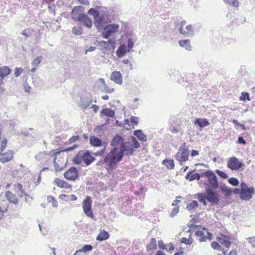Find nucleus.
<instances>
[{
	"mask_svg": "<svg viewBox=\"0 0 255 255\" xmlns=\"http://www.w3.org/2000/svg\"><path fill=\"white\" fill-rule=\"evenodd\" d=\"M133 152V147L128 142L123 143L121 145L120 150H118L116 147L112 148L103 160L104 166L108 173H111L116 169L118 163L122 160L124 154L130 155H132Z\"/></svg>",
	"mask_w": 255,
	"mask_h": 255,
	"instance_id": "nucleus-1",
	"label": "nucleus"
},
{
	"mask_svg": "<svg viewBox=\"0 0 255 255\" xmlns=\"http://www.w3.org/2000/svg\"><path fill=\"white\" fill-rule=\"evenodd\" d=\"M95 158L92 155L89 151L81 150L73 157V162L74 164L80 165L84 162L86 166L91 164Z\"/></svg>",
	"mask_w": 255,
	"mask_h": 255,
	"instance_id": "nucleus-2",
	"label": "nucleus"
},
{
	"mask_svg": "<svg viewBox=\"0 0 255 255\" xmlns=\"http://www.w3.org/2000/svg\"><path fill=\"white\" fill-rule=\"evenodd\" d=\"M189 156V150L186 143L184 142L180 146L178 152L175 155V159L182 164L183 162H185L188 160Z\"/></svg>",
	"mask_w": 255,
	"mask_h": 255,
	"instance_id": "nucleus-3",
	"label": "nucleus"
},
{
	"mask_svg": "<svg viewBox=\"0 0 255 255\" xmlns=\"http://www.w3.org/2000/svg\"><path fill=\"white\" fill-rule=\"evenodd\" d=\"M241 195L240 197L244 200H250L253 197V194L255 192V188L253 186L249 187L246 183L242 182L240 185Z\"/></svg>",
	"mask_w": 255,
	"mask_h": 255,
	"instance_id": "nucleus-4",
	"label": "nucleus"
},
{
	"mask_svg": "<svg viewBox=\"0 0 255 255\" xmlns=\"http://www.w3.org/2000/svg\"><path fill=\"white\" fill-rule=\"evenodd\" d=\"M81 7L79 6L74 7L72 10L73 18L76 21H82L84 25L88 28H91L92 26V22L90 18L85 14H80L77 15L75 13L76 11H78Z\"/></svg>",
	"mask_w": 255,
	"mask_h": 255,
	"instance_id": "nucleus-5",
	"label": "nucleus"
},
{
	"mask_svg": "<svg viewBox=\"0 0 255 255\" xmlns=\"http://www.w3.org/2000/svg\"><path fill=\"white\" fill-rule=\"evenodd\" d=\"M92 201L91 198L87 196L82 202V208L84 213L89 217L93 219L94 214L92 209Z\"/></svg>",
	"mask_w": 255,
	"mask_h": 255,
	"instance_id": "nucleus-6",
	"label": "nucleus"
},
{
	"mask_svg": "<svg viewBox=\"0 0 255 255\" xmlns=\"http://www.w3.org/2000/svg\"><path fill=\"white\" fill-rule=\"evenodd\" d=\"M179 31L181 34L186 36H191L194 33L193 26L191 24L187 25L185 20H182L180 22Z\"/></svg>",
	"mask_w": 255,
	"mask_h": 255,
	"instance_id": "nucleus-7",
	"label": "nucleus"
},
{
	"mask_svg": "<svg viewBox=\"0 0 255 255\" xmlns=\"http://www.w3.org/2000/svg\"><path fill=\"white\" fill-rule=\"evenodd\" d=\"M53 183L57 187L64 189L65 192L69 193L72 191V186L67 181L59 178H55Z\"/></svg>",
	"mask_w": 255,
	"mask_h": 255,
	"instance_id": "nucleus-8",
	"label": "nucleus"
},
{
	"mask_svg": "<svg viewBox=\"0 0 255 255\" xmlns=\"http://www.w3.org/2000/svg\"><path fill=\"white\" fill-rule=\"evenodd\" d=\"M244 166V164L240 162L239 159L236 157H232L229 158L227 163V167L232 170H239Z\"/></svg>",
	"mask_w": 255,
	"mask_h": 255,
	"instance_id": "nucleus-9",
	"label": "nucleus"
},
{
	"mask_svg": "<svg viewBox=\"0 0 255 255\" xmlns=\"http://www.w3.org/2000/svg\"><path fill=\"white\" fill-rule=\"evenodd\" d=\"M219 186L217 176L212 170H208V188L215 190Z\"/></svg>",
	"mask_w": 255,
	"mask_h": 255,
	"instance_id": "nucleus-10",
	"label": "nucleus"
},
{
	"mask_svg": "<svg viewBox=\"0 0 255 255\" xmlns=\"http://www.w3.org/2000/svg\"><path fill=\"white\" fill-rule=\"evenodd\" d=\"M64 176L68 180L75 181L78 177V172L74 167H71L64 173Z\"/></svg>",
	"mask_w": 255,
	"mask_h": 255,
	"instance_id": "nucleus-11",
	"label": "nucleus"
},
{
	"mask_svg": "<svg viewBox=\"0 0 255 255\" xmlns=\"http://www.w3.org/2000/svg\"><path fill=\"white\" fill-rule=\"evenodd\" d=\"M119 28L118 24H111L106 26L105 28V32L103 34V36L105 38H108L112 33L116 32Z\"/></svg>",
	"mask_w": 255,
	"mask_h": 255,
	"instance_id": "nucleus-12",
	"label": "nucleus"
},
{
	"mask_svg": "<svg viewBox=\"0 0 255 255\" xmlns=\"http://www.w3.org/2000/svg\"><path fill=\"white\" fill-rule=\"evenodd\" d=\"M219 202V194L213 189L208 188V202L213 205L217 204Z\"/></svg>",
	"mask_w": 255,
	"mask_h": 255,
	"instance_id": "nucleus-13",
	"label": "nucleus"
},
{
	"mask_svg": "<svg viewBox=\"0 0 255 255\" xmlns=\"http://www.w3.org/2000/svg\"><path fill=\"white\" fill-rule=\"evenodd\" d=\"M13 157V152L9 150L5 152L0 153V161L5 163L10 161Z\"/></svg>",
	"mask_w": 255,
	"mask_h": 255,
	"instance_id": "nucleus-14",
	"label": "nucleus"
},
{
	"mask_svg": "<svg viewBox=\"0 0 255 255\" xmlns=\"http://www.w3.org/2000/svg\"><path fill=\"white\" fill-rule=\"evenodd\" d=\"M111 80L119 85L123 83V77L119 71H115L112 72L111 75Z\"/></svg>",
	"mask_w": 255,
	"mask_h": 255,
	"instance_id": "nucleus-15",
	"label": "nucleus"
},
{
	"mask_svg": "<svg viewBox=\"0 0 255 255\" xmlns=\"http://www.w3.org/2000/svg\"><path fill=\"white\" fill-rule=\"evenodd\" d=\"M10 72V69L7 66L0 68V84H2L3 78L8 75Z\"/></svg>",
	"mask_w": 255,
	"mask_h": 255,
	"instance_id": "nucleus-16",
	"label": "nucleus"
},
{
	"mask_svg": "<svg viewBox=\"0 0 255 255\" xmlns=\"http://www.w3.org/2000/svg\"><path fill=\"white\" fill-rule=\"evenodd\" d=\"M5 196L9 202L15 205L18 203V199L10 191H6L5 193Z\"/></svg>",
	"mask_w": 255,
	"mask_h": 255,
	"instance_id": "nucleus-17",
	"label": "nucleus"
},
{
	"mask_svg": "<svg viewBox=\"0 0 255 255\" xmlns=\"http://www.w3.org/2000/svg\"><path fill=\"white\" fill-rule=\"evenodd\" d=\"M230 240V238L226 235L223 236L222 237L218 238V241L220 243L226 248H229L231 245V242Z\"/></svg>",
	"mask_w": 255,
	"mask_h": 255,
	"instance_id": "nucleus-18",
	"label": "nucleus"
},
{
	"mask_svg": "<svg viewBox=\"0 0 255 255\" xmlns=\"http://www.w3.org/2000/svg\"><path fill=\"white\" fill-rule=\"evenodd\" d=\"M206 231V229L205 228H202V229L200 228L197 229L195 232V235L197 237H200L199 241L200 242H205L206 241L207 238L205 235L204 231Z\"/></svg>",
	"mask_w": 255,
	"mask_h": 255,
	"instance_id": "nucleus-19",
	"label": "nucleus"
},
{
	"mask_svg": "<svg viewBox=\"0 0 255 255\" xmlns=\"http://www.w3.org/2000/svg\"><path fill=\"white\" fill-rule=\"evenodd\" d=\"M124 143V138L121 136L117 134L112 139L111 145L116 147L119 145H122Z\"/></svg>",
	"mask_w": 255,
	"mask_h": 255,
	"instance_id": "nucleus-20",
	"label": "nucleus"
},
{
	"mask_svg": "<svg viewBox=\"0 0 255 255\" xmlns=\"http://www.w3.org/2000/svg\"><path fill=\"white\" fill-rule=\"evenodd\" d=\"M162 164L169 170L173 169L175 167L174 160L172 159H165L162 161Z\"/></svg>",
	"mask_w": 255,
	"mask_h": 255,
	"instance_id": "nucleus-21",
	"label": "nucleus"
},
{
	"mask_svg": "<svg viewBox=\"0 0 255 255\" xmlns=\"http://www.w3.org/2000/svg\"><path fill=\"white\" fill-rule=\"evenodd\" d=\"M89 139L90 144L94 147H99L102 145V141L95 136H91Z\"/></svg>",
	"mask_w": 255,
	"mask_h": 255,
	"instance_id": "nucleus-22",
	"label": "nucleus"
},
{
	"mask_svg": "<svg viewBox=\"0 0 255 255\" xmlns=\"http://www.w3.org/2000/svg\"><path fill=\"white\" fill-rule=\"evenodd\" d=\"M197 171L198 174H201V177L205 176L207 177V167L206 165L199 164L197 166Z\"/></svg>",
	"mask_w": 255,
	"mask_h": 255,
	"instance_id": "nucleus-23",
	"label": "nucleus"
},
{
	"mask_svg": "<svg viewBox=\"0 0 255 255\" xmlns=\"http://www.w3.org/2000/svg\"><path fill=\"white\" fill-rule=\"evenodd\" d=\"M128 51V47L125 44L121 45L117 51V54L119 57H122Z\"/></svg>",
	"mask_w": 255,
	"mask_h": 255,
	"instance_id": "nucleus-24",
	"label": "nucleus"
},
{
	"mask_svg": "<svg viewBox=\"0 0 255 255\" xmlns=\"http://www.w3.org/2000/svg\"><path fill=\"white\" fill-rule=\"evenodd\" d=\"M13 189L15 193H17V194L20 196H22L24 194H25V192L23 189L22 185L20 183H16L14 185Z\"/></svg>",
	"mask_w": 255,
	"mask_h": 255,
	"instance_id": "nucleus-25",
	"label": "nucleus"
},
{
	"mask_svg": "<svg viewBox=\"0 0 255 255\" xmlns=\"http://www.w3.org/2000/svg\"><path fill=\"white\" fill-rule=\"evenodd\" d=\"M104 19L105 17L103 15L101 16L99 15L95 18L94 24L98 28L101 29L103 27Z\"/></svg>",
	"mask_w": 255,
	"mask_h": 255,
	"instance_id": "nucleus-26",
	"label": "nucleus"
},
{
	"mask_svg": "<svg viewBox=\"0 0 255 255\" xmlns=\"http://www.w3.org/2000/svg\"><path fill=\"white\" fill-rule=\"evenodd\" d=\"M109 238V233L105 230H103L100 231L96 239L99 241H103L107 240Z\"/></svg>",
	"mask_w": 255,
	"mask_h": 255,
	"instance_id": "nucleus-27",
	"label": "nucleus"
},
{
	"mask_svg": "<svg viewBox=\"0 0 255 255\" xmlns=\"http://www.w3.org/2000/svg\"><path fill=\"white\" fill-rule=\"evenodd\" d=\"M157 249L156 240L154 238H151L150 242L146 245V250L148 251H153Z\"/></svg>",
	"mask_w": 255,
	"mask_h": 255,
	"instance_id": "nucleus-28",
	"label": "nucleus"
},
{
	"mask_svg": "<svg viewBox=\"0 0 255 255\" xmlns=\"http://www.w3.org/2000/svg\"><path fill=\"white\" fill-rule=\"evenodd\" d=\"M201 174L194 173L193 171L189 172L186 176V179L189 181H193L195 179H199L201 178Z\"/></svg>",
	"mask_w": 255,
	"mask_h": 255,
	"instance_id": "nucleus-29",
	"label": "nucleus"
},
{
	"mask_svg": "<svg viewBox=\"0 0 255 255\" xmlns=\"http://www.w3.org/2000/svg\"><path fill=\"white\" fill-rule=\"evenodd\" d=\"M195 196L199 201L202 203L204 206L206 205V200H207V193H198L195 194Z\"/></svg>",
	"mask_w": 255,
	"mask_h": 255,
	"instance_id": "nucleus-30",
	"label": "nucleus"
},
{
	"mask_svg": "<svg viewBox=\"0 0 255 255\" xmlns=\"http://www.w3.org/2000/svg\"><path fill=\"white\" fill-rule=\"evenodd\" d=\"M134 135H135L139 140L142 141H146L147 140L146 136L143 134L141 130L134 131Z\"/></svg>",
	"mask_w": 255,
	"mask_h": 255,
	"instance_id": "nucleus-31",
	"label": "nucleus"
},
{
	"mask_svg": "<svg viewBox=\"0 0 255 255\" xmlns=\"http://www.w3.org/2000/svg\"><path fill=\"white\" fill-rule=\"evenodd\" d=\"M194 125H198L200 128H204L207 126V121L206 119H196L194 122Z\"/></svg>",
	"mask_w": 255,
	"mask_h": 255,
	"instance_id": "nucleus-32",
	"label": "nucleus"
},
{
	"mask_svg": "<svg viewBox=\"0 0 255 255\" xmlns=\"http://www.w3.org/2000/svg\"><path fill=\"white\" fill-rule=\"evenodd\" d=\"M129 122H130L132 124V128H134V127L137 125L138 124V118L136 117L132 116L130 119V121H129L128 119L125 120L124 124L125 125L128 124Z\"/></svg>",
	"mask_w": 255,
	"mask_h": 255,
	"instance_id": "nucleus-33",
	"label": "nucleus"
},
{
	"mask_svg": "<svg viewBox=\"0 0 255 255\" xmlns=\"http://www.w3.org/2000/svg\"><path fill=\"white\" fill-rule=\"evenodd\" d=\"M93 249V247L90 245H85L82 249L78 250L76 251L73 255H77L78 253L82 252H87L90 251Z\"/></svg>",
	"mask_w": 255,
	"mask_h": 255,
	"instance_id": "nucleus-34",
	"label": "nucleus"
},
{
	"mask_svg": "<svg viewBox=\"0 0 255 255\" xmlns=\"http://www.w3.org/2000/svg\"><path fill=\"white\" fill-rule=\"evenodd\" d=\"M102 113L108 117L113 118L115 116V112L110 109H104L102 110Z\"/></svg>",
	"mask_w": 255,
	"mask_h": 255,
	"instance_id": "nucleus-35",
	"label": "nucleus"
},
{
	"mask_svg": "<svg viewBox=\"0 0 255 255\" xmlns=\"http://www.w3.org/2000/svg\"><path fill=\"white\" fill-rule=\"evenodd\" d=\"M179 45L185 48L187 50L190 49V43L189 40H183L179 42Z\"/></svg>",
	"mask_w": 255,
	"mask_h": 255,
	"instance_id": "nucleus-36",
	"label": "nucleus"
},
{
	"mask_svg": "<svg viewBox=\"0 0 255 255\" xmlns=\"http://www.w3.org/2000/svg\"><path fill=\"white\" fill-rule=\"evenodd\" d=\"M198 206V204L196 201H192L191 202L189 203L187 206L186 209L188 211H191L196 209Z\"/></svg>",
	"mask_w": 255,
	"mask_h": 255,
	"instance_id": "nucleus-37",
	"label": "nucleus"
},
{
	"mask_svg": "<svg viewBox=\"0 0 255 255\" xmlns=\"http://www.w3.org/2000/svg\"><path fill=\"white\" fill-rule=\"evenodd\" d=\"M221 190L224 192L225 195L227 197H229L233 193L232 189L228 188L226 186L223 185L221 187Z\"/></svg>",
	"mask_w": 255,
	"mask_h": 255,
	"instance_id": "nucleus-38",
	"label": "nucleus"
},
{
	"mask_svg": "<svg viewBox=\"0 0 255 255\" xmlns=\"http://www.w3.org/2000/svg\"><path fill=\"white\" fill-rule=\"evenodd\" d=\"M181 242L182 243L185 244H186L187 245H191L192 242H193V240H192V238L191 237V234H190L189 235V236L188 238H184V237L182 238L181 239Z\"/></svg>",
	"mask_w": 255,
	"mask_h": 255,
	"instance_id": "nucleus-39",
	"label": "nucleus"
},
{
	"mask_svg": "<svg viewBox=\"0 0 255 255\" xmlns=\"http://www.w3.org/2000/svg\"><path fill=\"white\" fill-rule=\"evenodd\" d=\"M228 182L233 186H237L239 184V180L235 177L230 178L228 180Z\"/></svg>",
	"mask_w": 255,
	"mask_h": 255,
	"instance_id": "nucleus-40",
	"label": "nucleus"
},
{
	"mask_svg": "<svg viewBox=\"0 0 255 255\" xmlns=\"http://www.w3.org/2000/svg\"><path fill=\"white\" fill-rule=\"evenodd\" d=\"M47 200L49 203H51L53 206L57 207L58 202L52 196H48L47 197Z\"/></svg>",
	"mask_w": 255,
	"mask_h": 255,
	"instance_id": "nucleus-41",
	"label": "nucleus"
},
{
	"mask_svg": "<svg viewBox=\"0 0 255 255\" xmlns=\"http://www.w3.org/2000/svg\"><path fill=\"white\" fill-rule=\"evenodd\" d=\"M229 4H232L235 7H238L239 3L237 0H224Z\"/></svg>",
	"mask_w": 255,
	"mask_h": 255,
	"instance_id": "nucleus-42",
	"label": "nucleus"
},
{
	"mask_svg": "<svg viewBox=\"0 0 255 255\" xmlns=\"http://www.w3.org/2000/svg\"><path fill=\"white\" fill-rule=\"evenodd\" d=\"M72 32L75 35H81L82 33V29L81 27H74L72 28Z\"/></svg>",
	"mask_w": 255,
	"mask_h": 255,
	"instance_id": "nucleus-43",
	"label": "nucleus"
},
{
	"mask_svg": "<svg viewBox=\"0 0 255 255\" xmlns=\"http://www.w3.org/2000/svg\"><path fill=\"white\" fill-rule=\"evenodd\" d=\"M88 13L90 14H92L94 16V19L99 15V12L93 8H90L88 10Z\"/></svg>",
	"mask_w": 255,
	"mask_h": 255,
	"instance_id": "nucleus-44",
	"label": "nucleus"
},
{
	"mask_svg": "<svg viewBox=\"0 0 255 255\" xmlns=\"http://www.w3.org/2000/svg\"><path fill=\"white\" fill-rule=\"evenodd\" d=\"M215 172L216 173L218 174V175L221 178L224 179H226L228 178L227 174L224 172V171H221L219 169H216L215 170Z\"/></svg>",
	"mask_w": 255,
	"mask_h": 255,
	"instance_id": "nucleus-45",
	"label": "nucleus"
},
{
	"mask_svg": "<svg viewBox=\"0 0 255 255\" xmlns=\"http://www.w3.org/2000/svg\"><path fill=\"white\" fill-rule=\"evenodd\" d=\"M131 140L132 144L131 145V146L134 148H137L140 147V144L139 142L137 141L136 138L134 137H132L131 138Z\"/></svg>",
	"mask_w": 255,
	"mask_h": 255,
	"instance_id": "nucleus-46",
	"label": "nucleus"
},
{
	"mask_svg": "<svg viewBox=\"0 0 255 255\" xmlns=\"http://www.w3.org/2000/svg\"><path fill=\"white\" fill-rule=\"evenodd\" d=\"M99 44L104 49H110V47L108 44V42L104 40H102L99 42Z\"/></svg>",
	"mask_w": 255,
	"mask_h": 255,
	"instance_id": "nucleus-47",
	"label": "nucleus"
},
{
	"mask_svg": "<svg viewBox=\"0 0 255 255\" xmlns=\"http://www.w3.org/2000/svg\"><path fill=\"white\" fill-rule=\"evenodd\" d=\"M240 100L242 101H245L246 100H250L249 94L246 92H242L240 97Z\"/></svg>",
	"mask_w": 255,
	"mask_h": 255,
	"instance_id": "nucleus-48",
	"label": "nucleus"
},
{
	"mask_svg": "<svg viewBox=\"0 0 255 255\" xmlns=\"http://www.w3.org/2000/svg\"><path fill=\"white\" fill-rule=\"evenodd\" d=\"M179 206H176V207H174L171 212L170 216L171 217H174L175 215H176L179 213Z\"/></svg>",
	"mask_w": 255,
	"mask_h": 255,
	"instance_id": "nucleus-49",
	"label": "nucleus"
},
{
	"mask_svg": "<svg viewBox=\"0 0 255 255\" xmlns=\"http://www.w3.org/2000/svg\"><path fill=\"white\" fill-rule=\"evenodd\" d=\"M23 69L21 67H16L14 70V75L16 77H18L23 72Z\"/></svg>",
	"mask_w": 255,
	"mask_h": 255,
	"instance_id": "nucleus-50",
	"label": "nucleus"
},
{
	"mask_svg": "<svg viewBox=\"0 0 255 255\" xmlns=\"http://www.w3.org/2000/svg\"><path fill=\"white\" fill-rule=\"evenodd\" d=\"M80 139V137L79 135H74L72 137H70L68 140L69 143H72L77 141H78Z\"/></svg>",
	"mask_w": 255,
	"mask_h": 255,
	"instance_id": "nucleus-51",
	"label": "nucleus"
},
{
	"mask_svg": "<svg viewBox=\"0 0 255 255\" xmlns=\"http://www.w3.org/2000/svg\"><path fill=\"white\" fill-rule=\"evenodd\" d=\"M211 247L213 249L220 250L221 249V246L217 242H213L211 243Z\"/></svg>",
	"mask_w": 255,
	"mask_h": 255,
	"instance_id": "nucleus-52",
	"label": "nucleus"
},
{
	"mask_svg": "<svg viewBox=\"0 0 255 255\" xmlns=\"http://www.w3.org/2000/svg\"><path fill=\"white\" fill-rule=\"evenodd\" d=\"M7 145V140L6 139H3L1 140L0 139V150L3 151L4 149L5 148Z\"/></svg>",
	"mask_w": 255,
	"mask_h": 255,
	"instance_id": "nucleus-53",
	"label": "nucleus"
},
{
	"mask_svg": "<svg viewBox=\"0 0 255 255\" xmlns=\"http://www.w3.org/2000/svg\"><path fill=\"white\" fill-rule=\"evenodd\" d=\"M42 57H38L36 58L32 62V64L34 67L37 66L41 61Z\"/></svg>",
	"mask_w": 255,
	"mask_h": 255,
	"instance_id": "nucleus-54",
	"label": "nucleus"
},
{
	"mask_svg": "<svg viewBox=\"0 0 255 255\" xmlns=\"http://www.w3.org/2000/svg\"><path fill=\"white\" fill-rule=\"evenodd\" d=\"M175 247L173 244L171 243H170L168 244H166V251L168 252H172L174 250Z\"/></svg>",
	"mask_w": 255,
	"mask_h": 255,
	"instance_id": "nucleus-55",
	"label": "nucleus"
},
{
	"mask_svg": "<svg viewBox=\"0 0 255 255\" xmlns=\"http://www.w3.org/2000/svg\"><path fill=\"white\" fill-rule=\"evenodd\" d=\"M134 46V42L132 38H129L128 39V51H130L131 49Z\"/></svg>",
	"mask_w": 255,
	"mask_h": 255,
	"instance_id": "nucleus-56",
	"label": "nucleus"
},
{
	"mask_svg": "<svg viewBox=\"0 0 255 255\" xmlns=\"http://www.w3.org/2000/svg\"><path fill=\"white\" fill-rule=\"evenodd\" d=\"M180 130V125H178L176 127H173L170 128V131L173 133H177Z\"/></svg>",
	"mask_w": 255,
	"mask_h": 255,
	"instance_id": "nucleus-57",
	"label": "nucleus"
},
{
	"mask_svg": "<svg viewBox=\"0 0 255 255\" xmlns=\"http://www.w3.org/2000/svg\"><path fill=\"white\" fill-rule=\"evenodd\" d=\"M158 247L160 249L163 250H166V244H165L162 240L158 241Z\"/></svg>",
	"mask_w": 255,
	"mask_h": 255,
	"instance_id": "nucleus-58",
	"label": "nucleus"
},
{
	"mask_svg": "<svg viewBox=\"0 0 255 255\" xmlns=\"http://www.w3.org/2000/svg\"><path fill=\"white\" fill-rule=\"evenodd\" d=\"M247 240L253 247H255V237H249Z\"/></svg>",
	"mask_w": 255,
	"mask_h": 255,
	"instance_id": "nucleus-59",
	"label": "nucleus"
},
{
	"mask_svg": "<svg viewBox=\"0 0 255 255\" xmlns=\"http://www.w3.org/2000/svg\"><path fill=\"white\" fill-rule=\"evenodd\" d=\"M108 44L109 45V47H110V49H115V43L114 41L112 39H109L108 41Z\"/></svg>",
	"mask_w": 255,
	"mask_h": 255,
	"instance_id": "nucleus-60",
	"label": "nucleus"
},
{
	"mask_svg": "<svg viewBox=\"0 0 255 255\" xmlns=\"http://www.w3.org/2000/svg\"><path fill=\"white\" fill-rule=\"evenodd\" d=\"M6 212H7V209L6 208L2 209L0 206V220L2 219V218L4 216V213Z\"/></svg>",
	"mask_w": 255,
	"mask_h": 255,
	"instance_id": "nucleus-61",
	"label": "nucleus"
},
{
	"mask_svg": "<svg viewBox=\"0 0 255 255\" xmlns=\"http://www.w3.org/2000/svg\"><path fill=\"white\" fill-rule=\"evenodd\" d=\"M105 151V148H104L103 149H102L94 153V154L95 156H102L104 154Z\"/></svg>",
	"mask_w": 255,
	"mask_h": 255,
	"instance_id": "nucleus-62",
	"label": "nucleus"
},
{
	"mask_svg": "<svg viewBox=\"0 0 255 255\" xmlns=\"http://www.w3.org/2000/svg\"><path fill=\"white\" fill-rule=\"evenodd\" d=\"M66 197H67V198L69 197V195H67L64 194H60L59 196V198L60 199L64 200L66 202L69 201V200H68V199H65Z\"/></svg>",
	"mask_w": 255,
	"mask_h": 255,
	"instance_id": "nucleus-63",
	"label": "nucleus"
},
{
	"mask_svg": "<svg viewBox=\"0 0 255 255\" xmlns=\"http://www.w3.org/2000/svg\"><path fill=\"white\" fill-rule=\"evenodd\" d=\"M238 143L240 144H245L246 143V141L244 139L243 136H239L238 138Z\"/></svg>",
	"mask_w": 255,
	"mask_h": 255,
	"instance_id": "nucleus-64",
	"label": "nucleus"
}]
</instances>
